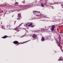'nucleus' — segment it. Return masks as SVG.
<instances>
[{"instance_id": "a211bd4d", "label": "nucleus", "mask_w": 63, "mask_h": 63, "mask_svg": "<svg viewBox=\"0 0 63 63\" xmlns=\"http://www.w3.org/2000/svg\"><path fill=\"white\" fill-rule=\"evenodd\" d=\"M34 27V25H32V26H31V27Z\"/></svg>"}, {"instance_id": "f03ea898", "label": "nucleus", "mask_w": 63, "mask_h": 63, "mask_svg": "<svg viewBox=\"0 0 63 63\" xmlns=\"http://www.w3.org/2000/svg\"><path fill=\"white\" fill-rule=\"evenodd\" d=\"M13 43L14 44H17V46H18V45H19V44H20V43H19L18 41H15L13 42Z\"/></svg>"}, {"instance_id": "0eeeda50", "label": "nucleus", "mask_w": 63, "mask_h": 63, "mask_svg": "<svg viewBox=\"0 0 63 63\" xmlns=\"http://www.w3.org/2000/svg\"><path fill=\"white\" fill-rule=\"evenodd\" d=\"M7 37L8 36L5 35L3 37H2V38H3V39H6V38H7Z\"/></svg>"}, {"instance_id": "f3484780", "label": "nucleus", "mask_w": 63, "mask_h": 63, "mask_svg": "<svg viewBox=\"0 0 63 63\" xmlns=\"http://www.w3.org/2000/svg\"><path fill=\"white\" fill-rule=\"evenodd\" d=\"M22 24H23V23L21 24H20L19 25V26H21V25H22Z\"/></svg>"}, {"instance_id": "4be33fe9", "label": "nucleus", "mask_w": 63, "mask_h": 63, "mask_svg": "<svg viewBox=\"0 0 63 63\" xmlns=\"http://www.w3.org/2000/svg\"><path fill=\"white\" fill-rule=\"evenodd\" d=\"M36 16H39L40 15H36Z\"/></svg>"}, {"instance_id": "b1692460", "label": "nucleus", "mask_w": 63, "mask_h": 63, "mask_svg": "<svg viewBox=\"0 0 63 63\" xmlns=\"http://www.w3.org/2000/svg\"><path fill=\"white\" fill-rule=\"evenodd\" d=\"M16 21H15V23H16Z\"/></svg>"}, {"instance_id": "2eb2a0df", "label": "nucleus", "mask_w": 63, "mask_h": 63, "mask_svg": "<svg viewBox=\"0 0 63 63\" xmlns=\"http://www.w3.org/2000/svg\"><path fill=\"white\" fill-rule=\"evenodd\" d=\"M18 3L17 2H16L15 3V4H16V5H18Z\"/></svg>"}, {"instance_id": "f8f14e48", "label": "nucleus", "mask_w": 63, "mask_h": 63, "mask_svg": "<svg viewBox=\"0 0 63 63\" xmlns=\"http://www.w3.org/2000/svg\"><path fill=\"white\" fill-rule=\"evenodd\" d=\"M59 39L60 40V39H61V37H60V35H59Z\"/></svg>"}, {"instance_id": "412c9836", "label": "nucleus", "mask_w": 63, "mask_h": 63, "mask_svg": "<svg viewBox=\"0 0 63 63\" xmlns=\"http://www.w3.org/2000/svg\"><path fill=\"white\" fill-rule=\"evenodd\" d=\"M23 3H25V1H23Z\"/></svg>"}, {"instance_id": "393cba45", "label": "nucleus", "mask_w": 63, "mask_h": 63, "mask_svg": "<svg viewBox=\"0 0 63 63\" xmlns=\"http://www.w3.org/2000/svg\"><path fill=\"white\" fill-rule=\"evenodd\" d=\"M13 16H12V17H13Z\"/></svg>"}, {"instance_id": "1a4fd4ad", "label": "nucleus", "mask_w": 63, "mask_h": 63, "mask_svg": "<svg viewBox=\"0 0 63 63\" xmlns=\"http://www.w3.org/2000/svg\"><path fill=\"white\" fill-rule=\"evenodd\" d=\"M62 60V57H60V59H59L58 61H60V60Z\"/></svg>"}, {"instance_id": "f257e3e1", "label": "nucleus", "mask_w": 63, "mask_h": 63, "mask_svg": "<svg viewBox=\"0 0 63 63\" xmlns=\"http://www.w3.org/2000/svg\"><path fill=\"white\" fill-rule=\"evenodd\" d=\"M18 18H17V19L18 20H19L21 18V15L19 13L18 14Z\"/></svg>"}, {"instance_id": "6ab92c4d", "label": "nucleus", "mask_w": 63, "mask_h": 63, "mask_svg": "<svg viewBox=\"0 0 63 63\" xmlns=\"http://www.w3.org/2000/svg\"><path fill=\"white\" fill-rule=\"evenodd\" d=\"M60 33H63V32H62V31H61V32H60Z\"/></svg>"}, {"instance_id": "20e7f679", "label": "nucleus", "mask_w": 63, "mask_h": 63, "mask_svg": "<svg viewBox=\"0 0 63 63\" xmlns=\"http://www.w3.org/2000/svg\"><path fill=\"white\" fill-rule=\"evenodd\" d=\"M55 27V26L54 25L52 26V28L51 29V30L52 31H53L54 30V28Z\"/></svg>"}, {"instance_id": "aec40b11", "label": "nucleus", "mask_w": 63, "mask_h": 63, "mask_svg": "<svg viewBox=\"0 0 63 63\" xmlns=\"http://www.w3.org/2000/svg\"><path fill=\"white\" fill-rule=\"evenodd\" d=\"M27 24H26V26H27Z\"/></svg>"}, {"instance_id": "423d86ee", "label": "nucleus", "mask_w": 63, "mask_h": 63, "mask_svg": "<svg viewBox=\"0 0 63 63\" xmlns=\"http://www.w3.org/2000/svg\"><path fill=\"white\" fill-rule=\"evenodd\" d=\"M45 38H44V37H42V39L41 40V41H45Z\"/></svg>"}, {"instance_id": "6e6552de", "label": "nucleus", "mask_w": 63, "mask_h": 63, "mask_svg": "<svg viewBox=\"0 0 63 63\" xmlns=\"http://www.w3.org/2000/svg\"><path fill=\"white\" fill-rule=\"evenodd\" d=\"M41 5L42 7H44V4L43 3H42L41 4Z\"/></svg>"}, {"instance_id": "39448f33", "label": "nucleus", "mask_w": 63, "mask_h": 63, "mask_svg": "<svg viewBox=\"0 0 63 63\" xmlns=\"http://www.w3.org/2000/svg\"><path fill=\"white\" fill-rule=\"evenodd\" d=\"M35 12L36 13H37V14H41V13H40V12H39L38 11L36 12V11H34V12H33V14H35L34 13H35Z\"/></svg>"}, {"instance_id": "4468645a", "label": "nucleus", "mask_w": 63, "mask_h": 63, "mask_svg": "<svg viewBox=\"0 0 63 63\" xmlns=\"http://www.w3.org/2000/svg\"><path fill=\"white\" fill-rule=\"evenodd\" d=\"M18 7H22V5H18Z\"/></svg>"}, {"instance_id": "5701e85b", "label": "nucleus", "mask_w": 63, "mask_h": 63, "mask_svg": "<svg viewBox=\"0 0 63 63\" xmlns=\"http://www.w3.org/2000/svg\"><path fill=\"white\" fill-rule=\"evenodd\" d=\"M52 9H54V8L52 7Z\"/></svg>"}, {"instance_id": "a878e982", "label": "nucleus", "mask_w": 63, "mask_h": 63, "mask_svg": "<svg viewBox=\"0 0 63 63\" xmlns=\"http://www.w3.org/2000/svg\"><path fill=\"white\" fill-rule=\"evenodd\" d=\"M1 24H2V23H1Z\"/></svg>"}, {"instance_id": "9d476101", "label": "nucleus", "mask_w": 63, "mask_h": 63, "mask_svg": "<svg viewBox=\"0 0 63 63\" xmlns=\"http://www.w3.org/2000/svg\"><path fill=\"white\" fill-rule=\"evenodd\" d=\"M58 46L59 47L60 46V41L59 42V43H58Z\"/></svg>"}, {"instance_id": "ddd939ff", "label": "nucleus", "mask_w": 63, "mask_h": 63, "mask_svg": "<svg viewBox=\"0 0 63 63\" xmlns=\"http://www.w3.org/2000/svg\"><path fill=\"white\" fill-rule=\"evenodd\" d=\"M3 28L4 29H5V28H4V26H2V29H3Z\"/></svg>"}, {"instance_id": "dca6fc26", "label": "nucleus", "mask_w": 63, "mask_h": 63, "mask_svg": "<svg viewBox=\"0 0 63 63\" xmlns=\"http://www.w3.org/2000/svg\"><path fill=\"white\" fill-rule=\"evenodd\" d=\"M15 30H16V31H19V30H18L17 29H15Z\"/></svg>"}, {"instance_id": "9b49d317", "label": "nucleus", "mask_w": 63, "mask_h": 63, "mask_svg": "<svg viewBox=\"0 0 63 63\" xmlns=\"http://www.w3.org/2000/svg\"><path fill=\"white\" fill-rule=\"evenodd\" d=\"M33 24V23H31L28 26L29 27H30V26H31Z\"/></svg>"}, {"instance_id": "7ed1b4c3", "label": "nucleus", "mask_w": 63, "mask_h": 63, "mask_svg": "<svg viewBox=\"0 0 63 63\" xmlns=\"http://www.w3.org/2000/svg\"><path fill=\"white\" fill-rule=\"evenodd\" d=\"M37 35H36L35 34H34L33 35L32 37L34 39H35L37 38Z\"/></svg>"}]
</instances>
